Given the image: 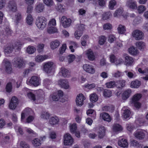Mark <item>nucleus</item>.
I'll return each instance as SVG.
<instances>
[{"label":"nucleus","instance_id":"1","mask_svg":"<svg viewBox=\"0 0 148 148\" xmlns=\"http://www.w3.org/2000/svg\"><path fill=\"white\" fill-rule=\"evenodd\" d=\"M47 21L46 19L44 17L42 16H38L36 19V24L39 29L42 30L46 26Z\"/></svg>","mask_w":148,"mask_h":148},{"label":"nucleus","instance_id":"2","mask_svg":"<svg viewBox=\"0 0 148 148\" xmlns=\"http://www.w3.org/2000/svg\"><path fill=\"white\" fill-rule=\"evenodd\" d=\"M63 144L64 145L71 146L74 142V140L69 133L65 134L63 136Z\"/></svg>","mask_w":148,"mask_h":148},{"label":"nucleus","instance_id":"3","mask_svg":"<svg viewBox=\"0 0 148 148\" xmlns=\"http://www.w3.org/2000/svg\"><path fill=\"white\" fill-rule=\"evenodd\" d=\"M132 36L134 39L136 40H143L144 37V34L141 30L136 29L132 33Z\"/></svg>","mask_w":148,"mask_h":148},{"label":"nucleus","instance_id":"4","mask_svg":"<svg viewBox=\"0 0 148 148\" xmlns=\"http://www.w3.org/2000/svg\"><path fill=\"white\" fill-rule=\"evenodd\" d=\"M43 70L47 73H51L53 66L54 63L52 62L48 61L43 64Z\"/></svg>","mask_w":148,"mask_h":148},{"label":"nucleus","instance_id":"5","mask_svg":"<svg viewBox=\"0 0 148 148\" xmlns=\"http://www.w3.org/2000/svg\"><path fill=\"white\" fill-rule=\"evenodd\" d=\"M12 63L14 67L20 69L22 67L23 65V61L21 58L16 57L12 60Z\"/></svg>","mask_w":148,"mask_h":148},{"label":"nucleus","instance_id":"6","mask_svg":"<svg viewBox=\"0 0 148 148\" xmlns=\"http://www.w3.org/2000/svg\"><path fill=\"white\" fill-rule=\"evenodd\" d=\"M27 84H31L35 86H37L40 85V80L38 77L33 76L28 81H27Z\"/></svg>","mask_w":148,"mask_h":148},{"label":"nucleus","instance_id":"7","mask_svg":"<svg viewBox=\"0 0 148 148\" xmlns=\"http://www.w3.org/2000/svg\"><path fill=\"white\" fill-rule=\"evenodd\" d=\"M63 92L61 90H59L57 92H56L51 95L50 98L53 100L57 101L61 99L63 96Z\"/></svg>","mask_w":148,"mask_h":148},{"label":"nucleus","instance_id":"8","mask_svg":"<svg viewBox=\"0 0 148 148\" xmlns=\"http://www.w3.org/2000/svg\"><path fill=\"white\" fill-rule=\"evenodd\" d=\"M12 19L15 24L17 25L23 19V16L21 13L18 12L16 13L14 15L12 16Z\"/></svg>","mask_w":148,"mask_h":148},{"label":"nucleus","instance_id":"9","mask_svg":"<svg viewBox=\"0 0 148 148\" xmlns=\"http://www.w3.org/2000/svg\"><path fill=\"white\" fill-rule=\"evenodd\" d=\"M83 68L85 71L89 74H93L95 72V67L91 65L86 64L83 65Z\"/></svg>","mask_w":148,"mask_h":148},{"label":"nucleus","instance_id":"10","mask_svg":"<svg viewBox=\"0 0 148 148\" xmlns=\"http://www.w3.org/2000/svg\"><path fill=\"white\" fill-rule=\"evenodd\" d=\"M21 44L20 43L17 42L15 44L13 47H6L5 49V55L8 56V55L12 52L13 48L16 50H18L20 49Z\"/></svg>","mask_w":148,"mask_h":148},{"label":"nucleus","instance_id":"11","mask_svg":"<svg viewBox=\"0 0 148 148\" xmlns=\"http://www.w3.org/2000/svg\"><path fill=\"white\" fill-rule=\"evenodd\" d=\"M18 103V99L15 96H13L11 98L9 103L8 107L11 110H14Z\"/></svg>","mask_w":148,"mask_h":148},{"label":"nucleus","instance_id":"12","mask_svg":"<svg viewBox=\"0 0 148 148\" xmlns=\"http://www.w3.org/2000/svg\"><path fill=\"white\" fill-rule=\"evenodd\" d=\"M61 23L62 26L65 28L69 27L71 25V20L65 16H62L61 19Z\"/></svg>","mask_w":148,"mask_h":148},{"label":"nucleus","instance_id":"13","mask_svg":"<svg viewBox=\"0 0 148 148\" xmlns=\"http://www.w3.org/2000/svg\"><path fill=\"white\" fill-rule=\"evenodd\" d=\"M58 84L61 87L67 89L70 88L68 81L66 79H60L58 81Z\"/></svg>","mask_w":148,"mask_h":148},{"label":"nucleus","instance_id":"14","mask_svg":"<svg viewBox=\"0 0 148 148\" xmlns=\"http://www.w3.org/2000/svg\"><path fill=\"white\" fill-rule=\"evenodd\" d=\"M146 133H147V132L145 130H138L134 132V135L136 138L140 140H142L145 138Z\"/></svg>","mask_w":148,"mask_h":148},{"label":"nucleus","instance_id":"15","mask_svg":"<svg viewBox=\"0 0 148 148\" xmlns=\"http://www.w3.org/2000/svg\"><path fill=\"white\" fill-rule=\"evenodd\" d=\"M3 62L5 63V71L8 73L10 74L12 72V65L10 62L7 59H4Z\"/></svg>","mask_w":148,"mask_h":148},{"label":"nucleus","instance_id":"16","mask_svg":"<svg viewBox=\"0 0 148 148\" xmlns=\"http://www.w3.org/2000/svg\"><path fill=\"white\" fill-rule=\"evenodd\" d=\"M16 83L17 85L16 86L17 88H18L19 87L18 84L19 83L18 82H16V80L14 79H12L10 81V82L7 83L6 86V91L8 92H11L12 91V84H14Z\"/></svg>","mask_w":148,"mask_h":148},{"label":"nucleus","instance_id":"17","mask_svg":"<svg viewBox=\"0 0 148 148\" xmlns=\"http://www.w3.org/2000/svg\"><path fill=\"white\" fill-rule=\"evenodd\" d=\"M85 99V98L82 94L78 95L76 99L77 106H81L84 104V101Z\"/></svg>","mask_w":148,"mask_h":148},{"label":"nucleus","instance_id":"18","mask_svg":"<svg viewBox=\"0 0 148 148\" xmlns=\"http://www.w3.org/2000/svg\"><path fill=\"white\" fill-rule=\"evenodd\" d=\"M125 58L124 64L127 66L132 65L134 61L133 58L129 56L127 54H125L123 55Z\"/></svg>","mask_w":148,"mask_h":148},{"label":"nucleus","instance_id":"19","mask_svg":"<svg viewBox=\"0 0 148 148\" xmlns=\"http://www.w3.org/2000/svg\"><path fill=\"white\" fill-rule=\"evenodd\" d=\"M8 7L10 11L15 12L17 10L16 4L14 1H10L9 2Z\"/></svg>","mask_w":148,"mask_h":148},{"label":"nucleus","instance_id":"20","mask_svg":"<svg viewBox=\"0 0 148 148\" xmlns=\"http://www.w3.org/2000/svg\"><path fill=\"white\" fill-rule=\"evenodd\" d=\"M45 139V137L40 138H35L32 140V142L33 145L35 147H37L41 146L42 144V141L43 139Z\"/></svg>","mask_w":148,"mask_h":148},{"label":"nucleus","instance_id":"21","mask_svg":"<svg viewBox=\"0 0 148 148\" xmlns=\"http://www.w3.org/2000/svg\"><path fill=\"white\" fill-rule=\"evenodd\" d=\"M122 116L125 119L128 118L130 116V112L129 108L127 107H124L122 109Z\"/></svg>","mask_w":148,"mask_h":148},{"label":"nucleus","instance_id":"22","mask_svg":"<svg viewBox=\"0 0 148 148\" xmlns=\"http://www.w3.org/2000/svg\"><path fill=\"white\" fill-rule=\"evenodd\" d=\"M86 54L88 58L90 61H94L96 58L93 51L91 49H89L87 50Z\"/></svg>","mask_w":148,"mask_h":148},{"label":"nucleus","instance_id":"23","mask_svg":"<svg viewBox=\"0 0 148 148\" xmlns=\"http://www.w3.org/2000/svg\"><path fill=\"white\" fill-rule=\"evenodd\" d=\"M126 6L130 8L134 9L137 8V3L133 0H127L126 3Z\"/></svg>","mask_w":148,"mask_h":148},{"label":"nucleus","instance_id":"24","mask_svg":"<svg viewBox=\"0 0 148 148\" xmlns=\"http://www.w3.org/2000/svg\"><path fill=\"white\" fill-rule=\"evenodd\" d=\"M32 112L30 108H25L22 112L21 114V121L23 122L26 117L30 114Z\"/></svg>","mask_w":148,"mask_h":148},{"label":"nucleus","instance_id":"25","mask_svg":"<svg viewBox=\"0 0 148 148\" xmlns=\"http://www.w3.org/2000/svg\"><path fill=\"white\" fill-rule=\"evenodd\" d=\"M23 90L25 93V92L27 93V96L29 99L33 101L35 100L36 98L35 95L32 92L29 91V89L25 88H23Z\"/></svg>","mask_w":148,"mask_h":148},{"label":"nucleus","instance_id":"26","mask_svg":"<svg viewBox=\"0 0 148 148\" xmlns=\"http://www.w3.org/2000/svg\"><path fill=\"white\" fill-rule=\"evenodd\" d=\"M60 121L59 118L56 116H54L51 117L49 120V124L52 125L58 124Z\"/></svg>","mask_w":148,"mask_h":148},{"label":"nucleus","instance_id":"27","mask_svg":"<svg viewBox=\"0 0 148 148\" xmlns=\"http://www.w3.org/2000/svg\"><path fill=\"white\" fill-rule=\"evenodd\" d=\"M69 48L71 52L73 53L75 51V49L78 47V44L76 42L73 41L69 42Z\"/></svg>","mask_w":148,"mask_h":148},{"label":"nucleus","instance_id":"28","mask_svg":"<svg viewBox=\"0 0 148 148\" xmlns=\"http://www.w3.org/2000/svg\"><path fill=\"white\" fill-rule=\"evenodd\" d=\"M48 56L46 55H38L36 56L35 58V61L37 62H41L47 59Z\"/></svg>","mask_w":148,"mask_h":148},{"label":"nucleus","instance_id":"29","mask_svg":"<svg viewBox=\"0 0 148 148\" xmlns=\"http://www.w3.org/2000/svg\"><path fill=\"white\" fill-rule=\"evenodd\" d=\"M45 9V6L42 3H38L36 4L35 10L36 12L40 13L42 12Z\"/></svg>","mask_w":148,"mask_h":148},{"label":"nucleus","instance_id":"30","mask_svg":"<svg viewBox=\"0 0 148 148\" xmlns=\"http://www.w3.org/2000/svg\"><path fill=\"white\" fill-rule=\"evenodd\" d=\"M138 72L141 74L146 75L145 77H143L142 78L145 80H148V69H145L144 70L141 68L138 69Z\"/></svg>","mask_w":148,"mask_h":148},{"label":"nucleus","instance_id":"31","mask_svg":"<svg viewBox=\"0 0 148 148\" xmlns=\"http://www.w3.org/2000/svg\"><path fill=\"white\" fill-rule=\"evenodd\" d=\"M132 91L130 89H127L125 90L122 94V98L123 99L126 100L130 96Z\"/></svg>","mask_w":148,"mask_h":148},{"label":"nucleus","instance_id":"32","mask_svg":"<svg viewBox=\"0 0 148 148\" xmlns=\"http://www.w3.org/2000/svg\"><path fill=\"white\" fill-rule=\"evenodd\" d=\"M118 144L121 147L125 148L127 147L128 146V143L126 139L122 138L118 142Z\"/></svg>","mask_w":148,"mask_h":148},{"label":"nucleus","instance_id":"33","mask_svg":"<svg viewBox=\"0 0 148 148\" xmlns=\"http://www.w3.org/2000/svg\"><path fill=\"white\" fill-rule=\"evenodd\" d=\"M60 44V42L57 40L53 41L50 44L51 48L52 49H55L59 46Z\"/></svg>","mask_w":148,"mask_h":148},{"label":"nucleus","instance_id":"34","mask_svg":"<svg viewBox=\"0 0 148 148\" xmlns=\"http://www.w3.org/2000/svg\"><path fill=\"white\" fill-rule=\"evenodd\" d=\"M61 72L62 74V76L65 77H70V72L67 69L64 67H62L61 69Z\"/></svg>","mask_w":148,"mask_h":148},{"label":"nucleus","instance_id":"35","mask_svg":"<svg viewBox=\"0 0 148 148\" xmlns=\"http://www.w3.org/2000/svg\"><path fill=\"white\" fill-rule=\"evenodd\" d=\"M100 116L104 120L108 122H110L111 120L110 116L107 113L103 112L100 114Z\"/></svg>","mask_w":148,"mask_h":148},{"label":"nucleus","instance_id":"36","mask_svg":"<svg viewBox=\"0 0 148 148\" xmlns=\"http://www.w3.org/2000/svg\"><path fill=\"white\" fill-rule=\"evenodd\" d=\"M128 51L129 53L132 55H136L138 53V49L133 46L130 47L128 49Z\"/></svg>","mask_w":148,"mask_h":148},{"label":"nucleus","instance_id":"37","mask_svg":"<svg viewBox=\"0 0 148 148\" xmlns=\"http://www.w3.org/2000/svg\"><path fill=\"white\" fill-rule=\"evenodd\" d=\"M136 45L138 48L140 50H143L146 47L145 43L142 41H138L136 43Z\"/></svg>","mask_w":148,"mask_h":148},{"label":"nucleus","instance_id":"38","mask_svg":"<svg viewBox=\"0 0 148 148\" xmlns=\"http://www.w3.org/2000/svg\"><path fill=\"white\" fill-rule=\"evenodd\" d=\"M98 132V137L100 138H102L105 135V129L104 127H100Z\"/></svg>","mask_w":148,"mask_h":148},{"label":"nucleus","instance_id":"39","mask_svg":"<svg viewBox=\"0 0 148 148\" xmlns=\"http://www.w3.org/2000/svg\"><path fill=\"white\" fill-rule=\"evenodd\" d=\"M55 9L57 11L60 12H63L65 10L64 6L60 3L57 4L55 7Z\"/></svg>","mask_w":148,"mask_h":148},{"label":"nucleus","instance_id":"40","mask_svg":"<svg viewBox=\"0 0 148 148\" xmlns=\"http://www.w3.org/2000/svg\"><path fill=\"white\" fill-rule=\"evenodd\" d=\"M140 84V82L137 80H136L132 82L130 84V87L132 88H138Z\"/></svg>","mask_w":148,"mask_h":148},{"label":"nucleus","instance_id":"41","mask_svg":"<svg viewBox=\"0 0 148 148\" xmlns=\"http://www.w3.org/2000/svg\"><path fill=\"white\" fill-rule=\"evenodd\" d=\"M90 100L92 103H95L98 100V96L95 93H93L90 95Z\"/></svg>","mask_w":148,"mask_h":148},{"label":"nucleus","instance_id":"42","mask_svg":"<svg viewBox=\"0 0 148 148\" xmlns=\"http://www.w3.org/2000/svg\"><path fill=\"white\" fill-rule=\"evenodd\" d=\"M47 32L49 34H52L58 32V29L55 27L48 26L47 29Z\"/></svg>","mask_w":148,"mask_h":148},{"label":"nucleus","instance_id":"43","mask_svg":"<svg viewBox=\"0 0 148 148\" xmlns=\"http://www.w3.org/2000/svg\"><path fill=\"white\" fill-rule=\"evenodd\" d=\"M116 83V86L118 88H122L125 85L124 80L118 81Z\"/></svg>","mask_w":148,"mask_h":148},{"label":"nucleus","instance_id":"44","mask_svg":"<svg viewBox=\"0 0 148 148\" xmlns=\"http://www.w3.org/2000/svg\"><path fill=\"white\" fill-rule=\"evenodd\" d=\"M26 22L29 25H31L32 24L34 21V18L32 15L28 14L26 18Z\"/></svg>","mask_w":148,"mask_h":148},{"label":"nucleus","instance_id":"45","mask_svg":"<svg viewBox=\"0 0 148 148\" xmlns=\"http://www.w3.org/2000/svg\"><path fill=\"white\" fill-rule=\"evenodd\" d=\"M123 11V9L121 8H118L114 13L113 14L114 16L115 17H119L122 14Z\"/></svg>","mask_w":148,"mask_h":148},{"label":"nucleus","instance_id":"46","mask_svg":"<svg viewBox=\"0 0 148 148\" xmlns=\"http://www.w3.org/2000/svg\"><path fill=\"white\" fill-rule=\"evenodd\" d=\"M118 33L119 34L124 33L126 31L125 27L122 25H119L117 28Z\"/></svg>","mask_w":148,"mask_h":148},{"label":"nucleus","instance_id":"47","mask_svg":"<svg viewBox=\"0 0 148 148\" xmlns=\"http://www.w3.org/2000/svg\"><path fill=\"white\" fill-rule=\"evenodd\" d=\"M113 129L114 131L117 132L121 131L122 128L119 124H115L113 125Z\"/></svg>","mask_w":148,"mask_h":148},{"label":"nucleus","instance_id":"48","mask_svg":"<svg viewBox=\"0 0 148 148\" xmlns=\"http://www.w3.org/2000/svg\"><path fill=\"white\" fill-rule=\"evenodd\" d=\"M141 97V95L140 94H136L133 97L132 101L133 103L138 102Z\"/></svg>","mask_w":148,"mask_h":148},{"label":"nucleus","instance_id":"49","mask_svg":"<svg viewBox=\"0 0 148 148\" xmlns=\"http://www.w3.org/2000/svg\"><path fill=\"white\" fill-rule=\"evenodd\" d=\"M35 51V48L32 46H29L27 49V52L30 54H33Z\"/></svg>","mask_w":148,"mask_h":148},{"label":"nucleus","instance_id":"50","mask_svg":"<svg viewBox=\"0 0 148 148\" xmlns=\"http://www.w3.org/2000/svg\"><path fill=\"white\" fill-rule=\"evenodd\" d=\"M43 3L48 7L51 6L54 4L53 0H43Z\"/></svg>","mask_w":148,"mask_h":148},{"label":"nucleus","instance_id":"51","mask_svg":"<svg viewBox=\"0 0 148 148\" xmlns=\"http://www.w3.org/2000/svg\"><path fill=\"white\" fill-rule=\"evenodd\" d=\"M146 10V7L143 5H139L137 8V10L139 14L142 13Z\"/></svg>","mask_w":148,"mask_h":148},{"label":"nucleus","instance_id":"52","mask_svg":"<svg viewBox=\"0 0 148 148\" xmlns=\"http://www.w3.org/2000/svg\"><path fill=\"white\" fill-rule=\"evenodd\" d=\"M83 31L76 30L74 36L75 38L77 39H79L80 37L82 35Z\"/></svg>","mask_w":148,"mask_h":148},{"label":"nucleus","instance_id":"53","mask_svg":"<svg viewBox=\"0 0 148 148\" xmlns=\"http://www.w3.org/2000/svg\"><path fill=\"white\" fill-rule=\"evenodd\" d=\"M114 109V108L113 106L110 105L109 106H105L103 107L102 108V110L103 111L111 112Z\"/></svg>","mask_w":148,"mask_h":148},{"label":"nucleus","instance_id":"54","mask_svg":"<svg viewBox=\"0 0 148 148\" xmlns=\"http://www.w3.org/2000/svg\"><path fill=\"white\" fill-rule=\"evenodd\" d=\"M106 87L108 88H113L116 86V83L114 81H111L106 84Z\"/></svg>","mask_w":148,"mask_h":148},{"label":"nucleus","instance_id":"55","mask_svg":"<svg viewBox=\"0 0 148 148\" xmlns=\"http://www.w3.org/2000/svg\"><path fill=\"white\" fill-rule=\"evenodd\" d=\"M106 40V38L105 36H100L99 38V43L100 45H103L105 42Z\"/></svg>","mask_w":148,"mask_h":148},{"label":"nucleus","instance_id":"56","mask_svg":"<svg viewBox=\"0 0 148 148\" xmlns=\"http://www.w3.org/2000/svg\"><path fill=\"white\" fill-rule=\"evenodd\" d=\"M50 116L49 114L47 112H43L41 113V118L44 119H47L49 118Z\"/></svg>","mask_w":148,"mask_h":148},{"label":"nucleus","instance_id":"57","mask_svg":"<svg viewBox=\"0 0 148 148\" xmlns=\"http://www.w3.org/2000/svg\"><path fill=\"white\" fill-rule=\"evenodd\" d=\"M45 46V45L43 44L40 43L37 46V50L39 53H41L43 52Z\"/></svg>","mask_w":148,"mask_h":148},{"label":"nucleus","instance_id":"58","mask_svg":"<svg viewBox=\"0 0 148 148\" xmlns=\"http://www.w3.org/2000/svg\"><path fill=\"white\" fill-rule=\"evenodd\" d=\"M21 37L23 38V39L27 41L30 42H34V39L30 38L28 36L25 34H23L22 36H21Z\"/></svg>","mask_w":148,"mask_h":148},{"label":"nucleus","instance_id":"59","mask_svg":"<svg viewBox=\"0 0 148 148\" xmlns=\"http://www.w3.org/2000/svg\"><path fill=\"white\" fill-rule=\"evenodd\" d=\"M104 96L108 97H109L112 96V93L111 91L109 90H106L103 92Z\"/></svg>","mask_w":148,"mask_h":148},{"label":"nucleus","instance_id":"60","mask_svg":"<svg viewBox=\"0 0 148 148\" xmlns=\"http://www.w3.org/2000/svg\"><path fill=\"white\" fill-rule=\"evenodd\" d=\"M56 21L55 19L52 18L50 20L48 23V26L55 27L56 25Z\"/></svg>","mask_w":148,"mask_h":148},{"label":"nucleus","instance_id":"61","mask_svg":"<svg viewBox=\"0 0 148 148\" xmlns=\"http://www.w3.org/2000/svg\"><path fill=\"white\" fill-rule=\"evenodd\" d=\"M84 29V25L83 24H78L76 25V30L83 31Z\"/></svg>","mask_w":148,"mask_h":148},{"label":"nucleus","instance_id":"62","mask_svg":"<svg viewBox=\"0 0 148 148\" xmlns=\"http://www.w3.org/2000/svg\"><path fill=\"white\" fill-rule=\"evenodd\" d=\"M116 1L114 0H112L110 1L109 5V8L111 10L114 9V7L116 5Z\"/></svg>","mask_w":148,"mask_h":148},{"label":"nucleus","instance_id":"63","mask_svg":"<svg viewBox=\"0 0 148 148\" xmlns=\"http://www.w3.org/2000/svg\"><path fill=\"white\" fill-rule=\"evenodd\" d=\"M12 33V31L9 27H6L3 32V35L5 36L10 35Z\"/></svg>","mask_w":148,"mask_h":148},{"label":"nucleus","instance_id":"64","mask_svg":"<svg viewBox=\"0 0 148 148\" xmlns=\"http://www.w3.org/2000/svg\"><path fill=\"white\" fill-rule=\"evenodd\" d=\"M20 146L22 148H29V144L24 141H21L20 143Z\"/></svg>","mask_w":148,"mask_h":148}]
</instances>
